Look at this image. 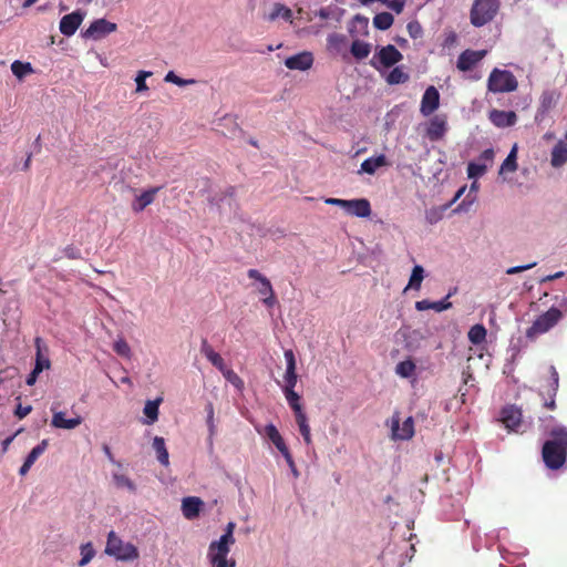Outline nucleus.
<instances>
[{"mask_svg":"<svg viewBox=\"0 0 567 567\" xmlns=\"http://www.w3.org/2000/svg\"><path fill=\"white\" fill-rule=\"evenodd\" d=\"M42 372V367H34L31 373L27 378V384L33 385L38 379V375Z\"/></svg>","mask_w":567,"mask_h":567,"instance_id":"obj_62","label":"nucleus"},{"mask_svg":"<svg viewBox=\"0 0 567 567\" xmlns=\"http://www.w3.org/2000/svg\"><path fill=\"white\" fill-rule=\"evenodd\" d=\"M117 31V25L106 19H96L81 35H106Z\"/></svg>","mask_w":567,"mask_h":567,"instance_id":"obj_17","label":"nucleus"},{"mask_svg":"<svg viewBox=\"0 0 567 567\" xmlns=\"http://www.w3.org/2000/svg\"><path fill=\"white\" fill-rule=\"evenodd\" d=\"M231 545L220 539L209 544L207 558L212 567H236V561L227 558Z\"/></svg>","mask_w":567,"mask_h":567,"instance_id":"obj_6","label":"nucleus"},{"mask_svg":"<svg viewBox=\"0 0 567 567\" xmlns=\"http://www.w3.org/2000/svg\"><path fill=\"white\" fill-rule=\"evenodd\" d=\"M265 434L272 442V444L278 449L279 452L282 450L286 451L287 445H286L281 434L279 433V431L277 430V427L274 424H268L265 426Z\"/></svg>","mask_w":567,"mask_h":567,"instance_id":"obj_34","label":"nucleus"},{"mask_svg":"<svg viewBox=\"0 0 567 567\" xmlns=\"http://www.w3.org/2000/svg\"><path fill=\"white\" fill-rule=\"evenodd\" d=\"M264 297L265 298L262 299V302L265 303L266 307L272 308L276 305L277 300H276L275 291L269 295H266Z\"/></svg>","mask_w":567,"mask_h":567,"instance_id":"obj_64","label":"nucleus"},{"mask_svg":"<svg viewBox=\"0 0 567 567\" xmlns=\"http://www.w3.org/2000/svg\"><path fill=\"white\" fill-rule=\"evenodd\" d=\"M346 212L351 216L365 218L371 215V205L365 198L350 199Z\"/></svg>","mask_w":567,"mask_h":567,"instance_id":"obj_21","label":"nucleus"},{"mask_svg":"<svg viewBox=\"0 0 567 567\" xmlns=\"http://www.w3.org/2000/svg\"><path fill=\"white\" fill-rule=\"evenodd\" d=\"M487 171V165L485 163H475L471 162L467 165V176L468 178H476L483 176Z\"/></svg>","mask_w":567,"mask_h":567,"instance_id":"obj_47","label":"nucleus"},{"mask_svg":"<svg viewBox=\"0 0 567 567\" xmlns=\"http://www.w3.org/2000/svg\"><path fill=\"white\" fill-rule=\"evenodd\" d=\"M501 422L509 431L518 432L522 424V411L515 405H507L501 411Z\"/></svg>","mask_w":567,"mask_h":567,"instance_id":"obj_13","label":"nucleus"},{"mask_svg":"<svg viewBox=\"0 0 567 567\" xmlns=\"http://www.w3.org/2000/svg\"><path fill=\"white\" fill-rule=\"evenodd\" d=\"M18 370L16 368H7L0 371V383L4 382L7 379H12L17 375Z\"/></svg>","mask_w":567,"mask_h":567,"instance_id":"obj_60","label":"nucleus"},{"mask_svg":"<svg viewBox=\"0 0 567 567\" xmlns=\"http://www.w3.org/2000/svg\"><path fill=\"white\" fill-rule=\"evenodd\" d=\"M64 255L69 259H79L81 257L80 249H78L76 247H74L72 245L64 248Z\"/></svg>","mask_w":567,"mask_h":567,"instance_id":"obj_59","label":"nucleus"},{"mask_svg":"<svg viewBox=\"0 0 567 567\" xmlns=\"http://www.w3.org/2000/svg\"><path fill=\"white\" fill-rule=\"evenodd\" d=\"M293 414H295V419H296V423H297L298 427L300 425L308 423V417L306 415V412L303 411V408L297 409L296 411H293Z\"/></svg>","mask_w":567,"mask_h":567,"instance_id":"obj_57","label":"nucleus"},{"mask_svg":"<svg viewBox=\"0 0 567 567\" xmlns=\"http://www.w3.org/2000/svg\"><path fill=\"white\" fill-rule=\"evenodd\" d=\"M415 369H416L415 363L411 359H408V360L401 361L396 364L395 373L398 375H400L401 378L408 379V378H411L415 373Z\"/></svg>","mask_w":567,"mask_h":567,"instance_id":"obj_39","label":"nucleus"},{"mask_svg":"<svg viewBox=\"0 0 567 567\" xmlns=\"http://www.w3.org/2000/svg\"><path fill=\"white\" fill-rule=\"evenodd\" d=\"M326 204L332 205V206H338V207H341V208H343L346 210L347 206L349 205V200L348 199L330 197V198L326 199Z\"/></svg>","mask_w":567,"mask_h":567,"instance_id":"obj_61","label":"nucleus"},{"mask_svg":"<svg viewBox=\"0 0 567 567\" xmlns=\"http://www.w3.org/2000/svg\"><path fill=\"white\" fill-rule=\"evenodd\" d=\"M442 215L437 209H431L426 212V220L430 224H435L441 219Z\"/></svg>","mask_w":567,"mask_h":567,"instance_id":"obj_63","label":"nucleus"},{"mask_svg":"<svg viewBox=\"0 0 567 567\" xmlns=\"http://www.w3.org/2000/svg\"><path fill=\"white\" fill-rule=\"evenodd\" d=\"M394 18L390 12L377 13L373 18V25L380 30L385 31L393 24Z\"/></svg>","mask_w":567,"mask_h":567,"instance_id":"obj_36","label":"nucleus"},{"mask_svg":"<svg viewBox=\"0 0 567 567\" xmlns=\"http://www.w3.org/2000/svg\"><path fill=\"white\" fill-rule=\"evenodd\" d=\"M152 75V72L150 71H140L136 75L135 82H136V92H143L147 91L148 87L145 83L146 78H150Z\"/></svg>","mask_w":567,"mask_h":567,"instance_id":"obj_51","label":"nucleus"},{"mask_svg":"<svg viewBox=\"0 0 567 567\" xmlns=\"http://www.w3.org/2000/svg\"><path fill=\"white\" fill-rule=\"evenodd\" d=\"M445 131V122L435 117L430 122V125L427 127V136L431 141H437L443 137Z\"/></svg>","mask_w":567,"mask_h":567,"instance_id":"obj_33","label":"nucleus"},{"mask_svg":"<svg viewBox=\"0 0 567 567\" xmlns=\"http://www.w3.org/2000/svg\"><path fill=\"white\" fill-rule=\"evenodd\" d=\"M114 482H115L117 487H125V488H127L131 492H135L136 491L135 484L126 475L115 474L114 475Z\"/></svg>","mask_w":567,"mask_h":567,"instance_id":"obj_48","label":"nucleus"},{"mask_svg":"<svg viewBox=\"0 0 567 567\" xmlns=\"http://www.w3.org/2000/svg\"><path fill=\"white\" fill-rule=\"evenodd\" d=\"M488 118L496 127L501 128L513 126L517 122V115L514 111L492 110Z\"/></svg>","mask_w":567,"mask_h":567,"instance_id":"obj_16","label":"nucleus"},{"mask_svg":"<svg viewBox=\"0 0 567 567\" xmlns=\"http://www.w3.org/2000/svg\"><path fill=\"white\" fill-rule=\"evenodd\" d=\"M549 378L542 385L539 394L544 399V408L547 410L556 409V394L559 388V374L554 365L548 368Z\"/></svg>","mask_w":567,"mask_h":567,"instance_id":"obj_8","label":"nucleus"},{"mask_svg":"<svg viewBox=\"0 0 567 567\" xmlns=\"http://www.w3.org/2000/svg\"><path fill=\"white\" fill-rule=\"evenodd\" d=\"M166 82L174 83L178 86H185L187 84H193L194 80H184L179 76H177L173 71H169L164 79Z\"/></svg>","mask_w":567,"mask_h":567,"instance_id":"obj_52","label":"nucleus"},{"mask_svg":"<svg viewBox=\"0 0 567 567\" xmlns=\"http://www.w3.org/2000/svg\"><path fill=\"white\" fill-rule=\"evenodd\" d=\"M31 411H32V406L31 405L23 406L21 404H18L17 408H16V411H14V415L19 420H21V419L25 417Z\"/></svg>","mask_w":567,"mask_h":567,"instance_id":"obj_58","label":"nucleus"},{"mask_svg":"<svg viewBox=\"0 0 567 567\" xmlns=\"http://www.w3.org/2000/svg\"><path fill=\"white\" fill-rule=\"evenodd\" d=\"M423 279H424V269H423V267L420 266V265L414 266V268L412 270V274H411V277H410L409 285L405 288V290L409 289V288L414 289V290H419L421 288V284H422Z\"/></svg>","mask_w":567,"mask_h":567,"instance_id":"obj_43","label":"nucleus"},{"mask_svg":"<svg viewBox=\"0 0 567 567\" xmlns=\"http://www.w3.org/2000/svg\"><path fill=\"white\" fill-rule=\"evenodd\" d=\"M285 398L292 411L297 409H302V404L300 402V395L295 391V389H282Z\"/></svg>","mask_w":567,"mask_h":567,"instance_id":"obj_45","label":"nucleus"},{"mask_svg":"<svg viewBox=\"0 0 567 567\" xmlns=\"http://www.w3.org/2000/svg\"><path fill=\"white\" fill-rule=\"evenodd\" d=\"M371 49L372 45L370 43L355 39L350 47V52L355 60L361 61L369 56Z\"/></svg>","mask_w":567,"mask_h":567,"instance_id":"obj_30","label":"nucleus"},{"mask_svg":"<svg viewBox=\"0 0 567 567\" xmlns=\"http://www.w3.org/2000/svg\"><path fill=\"white\" fill-rule=\"evenodd\" d=\"M403 59L401 52L392 44L383 47L377 52L370 61L371 66L377 70L380 68H391Z\"/></svg>","mask_w":567,"mask_h":567,"instance_id":"obj_10","label":"nucleus"},{"mask_svg":"<svg viewBox=\"0 0 567 567\" xmlns=\"http://www.w3.org/2000/svg\"><path fill=\"white\" fill-rule=\"evenodd\" d=\"M248 277L250 279L257 280L260 284V287L258 288V292L261 296L269 295L274 292L271 282L268 278H266L262 274H260L257 269H249L247 272Z\"/></svg>","mask_w":567,"mask_h":567,"instance_id":"obj_31","label":"nucleus"},{"mask_svg":"<svg viewBox=\"0 0 567 567\" xmlns=\"http://www.w3.org/2000/svg\"><path fill=\"white\" fill-rule=\"evenodd\" d=\"M559 94L555 91H544L539 99V106L537 111V115L544 116L547 114L557 103Z\"/></svg>","mask_w":567,"mask_h":567,"instance_id":"obj_25","label":"nucleus"},{"mask_svg":"<svg viewBox=\"0 0 567 567\" xmlns=\"http://www.w3.org/2000/svg\"><path fill=\"white\" fill-rule=\"evenodd\" d=\"M451 297V293H449L443 300L440 301H430L427 299H423L415 302V308L419 311L424 310H435L436 312H441L444 310H447L452 307V302L449 301V298Z\"/></svg>","mask_w":567,"mask_h":567,"instance_id":"obj_23","label":"nucleus"},{"mask_svg":"<svg viewBox=\"0 0 567 567\" xmlns=\"http://www.w3.org/2000/svg\"><path fill=\"white\" fill-rule=\"evenodd\" d=\"M161 402H162L161 398H158V399H156L154 401H147L146 402L143 412L148 417V421H147L148 424H152L155 421H157V419H158V406H159Z\"/></svg>","mask_w":567,"mask_h":567,"instance_id":"obj_42","label":"nucleus"},{"mask_svg":"<svg viewBox=\"0 0 567 567\" xmlns=\"http://www.w3.org/2000/svg\"><path fill=\"white\" fill-rule=\"evenodd\" d=\"M561 318L563 312L558 308H549L546 312L538 316L536 320L533 322V324L526 330V337L529 339H534L539 334L549 331L559 322Z\"/></svg>","mask_w":567,"mask_h":567,"instance_id":"obj_4","label":"nucleus"},{"mask_svg":"<svg viewBox=\"0 0 567 567\" xmlns=\"http://www.w3.org/2000/svg\"><path fill=\"white\" fill-rule=\"evenodd\" d=\"M285 359L287 363L286 373H285V385L282 389H295L298 375L296 373V358L292 350L285 351Z\"/></svg>","mask_w":567,"mask_h":567,"instance_id":"obj_18","label":"nucleus"},{"mask_svg":"<svg viewBox=\"0 0 567 567\" xmlns=\"http://www.w3.org/2000/svg\"><path fill=\"white\" fill-rule=\"evenodd\" d=\"M303 10L300 8L297 11V17H295L292 10L288 8L286 4L280 2H275L270 6L268 11L264 13V19L269 22H275L277 20H282L290 24H295L296 21L303 20Z\"/></svg>","mask_w":567,"mask_h":567,"instance_id":"obj_7","label":"nucleus"},{"mask_svg":"<svg viewBox=\"0 0 567 567\" xmlns=\"http://www.w3.org/2000/svg\"><path fill=\"white\" fill-rule=\"evenodd\" d=\"M236 524L234 522H229L226 526L225 533L220 536V540H224L226 543L235 544V537H234V530H235Z\"/></svg>","mask_w":567,"mask_h":567,"instance_id":"obj_53","label":"nucleus"},{"mask_svg":"<svg viewBox=\"0 0 567 567\" xmlns=\"http://www.w3.org/2000/svg\"><path fill=\"white\" fill-rule=\"evenodd\" d=\"M80 550H81L82 558L79 561V566L83 567V566L87 565L92 560V558L95 556V550L93 548L92 543H86V544L81 545Z\"/></svg>","mask_w":567,"mask_h":567,"instance_id":"obj_46","label":"nucleus"},{"mask_svg":"<svg viewBox=\"0 0 567 567\" xmlns=\"http://www.w3.org/2000/svg\"><path fill=\"white\" fill-rule=\"evenodd\" d=\"M202 353L207 358V360L216 367L219 371L224 372L225 362L219 353H217L212 346L207 342L206 339L202 341L200 347Z\"/></svg>","mask_w":567,"mask_h":567,"instance_id":"obj_27","label":"nucleus"},{"mask_svg":"<svg viewBox=\"0 0 567 567\" xmlns=\"http://www.w3.org/2000/svg\"><path fill=\"white\" fill-rule=\"evenodd\" d=\"M518 82L515 75L507 70L495 68L488 76L487 87L494 93L513 92L517 89Z\"/></svg>","mask_w":567,"mask_h":567,"instance_id":"obj_5","label":"nucleus"},{"mask_svg":"<svg viewBox=\"0 0 567 567\" xmlns=\"http://www.w3.org/2000/svg\"><path fill=\"white\" fill-rule=\"evenodd\" d=\"M517 147L516 145L511 150L507 157L504 159V162L501 165L499 174L502 173H513L517 169Z\"/></svg>","mask_w":567,"mask_h":567,"instance_id":"obj_38","label":"nucleus"},{"mask_svg":"<svg viewBox=\"0 0 567 567\" xmlns=\"http://www.w3.org/2000/svg\"><path fill=\"white\" fill-rule=\"evenodd\" d=\"M223 374L235 386H237V388H241L243 386V384H244L243 380L233 370L224 369Z\"/></svg>","mask_w":567,"mask_h":567,"instance_id":"obj_54","label":"nucleus"},{"mask_svg":"<svg viewBox=\"0 0 567 567\" xmlns=\"http://www.w3.org/2000/svg\"><path fill=\"white\" fill-rule=\"evenodd\" d=\"M440 105V93L434 86H429L421 101L420 111L424 116L431 115Z\"/></svg>","mask_w":567,"mask_h":567,"instance_id":"obj_15","label":"nucleus"},{"mask_svg":"<svg viewBox=\"0 0 567 567\" xmlns=\"http://www.w3.org/2000/svg\"><path fill=\"white\" fill-rule=\"evenodd\" d=\"M542 457L547 468L556 471L564 466L567 460V427L556 425L548 432V439L543 444Z\"/></svg>","mask_w":567,"mask_h":567,"instance_id":"obj_1","label":"nucleus"},{"mask_svg":"<svg viewBox=\"0 0 567 567\" xmlns=\"http://www.w3.org/2000/svg\"><path fill=\"white\" fill-rule=\"evenodd\" d=\"M392 432L396 439L410 440L414 434L413 419L409 416L406 420H404L401 426L399 425V421H394Z\"/></svg>","mask_w":567,"mask_h":567,"instance_id":"obj_24","label":"nucleus"},{"mask_svg":"<svg viewBox=\"0 0 567 567\" xmlns=\"http://www.w3.org/2000/svg\"><path fill=\"white\" fill-rule=\"evenodd\" d=\"M341 14V9H339L336 6H328L319 10L307 12L306 17H303V20L311 22L315 21L316 19H319L320 25L334 28L339 23Z\"/></svg>","mask_w":567,"mask_h":567,"instance_id":"obj_9","label":"nucleus"},{"mask_svg":"<svg viewBox=\"0 0 567 567\" xmlns=\"http://www.w3.org/2000/svg\"><path fill=\"white\" fill-rule=\"evenodd\" d=\"M409 78H410L409 74L405 73L402 70V68L395 66L394 69H392V71H390V73L388 74L385 80H386L388 84L395 85V84L405 83L409 80Z\"/></svg>","mask_w":567,"mask_h":567,"instance_id":"obj_41","label":"nucleus"},{"mask_svg":"<svg viewBox=\"0 0 567 567\" xmlns=\"http://www.w3.org/2000/svg\"><path fill=\"white\" fill-rule=\"evenodd\" d=\"M153 447L154 450L156 451L157 453V460L161 464L163 465H168L169 461H168V452H167V449L165 446V441L163 437H159V436H155L154 437V441H153Z\"/></svg>","mask_w":567,"mask_h":567,"instance_id":"obj_37","label":"nucleus"},{"mask_svg":"<svg viewBox=\"0 0 567 567\" xmlns=\"http://www.w3.org/2000/svg\"><path fill=\"white\" fill-rule=\"evenodd\" d=\"M362 6H370L374 2L384 4L388 9L400 14L403 12L406 1L405 0H358Z\"/></svg>","mask_w":567,"mask_h":567,"instance_id":"obj_32","label":"nucleus"},{"mask_svg":"<svg viewBox=\"0 0 567 567\" xmlns=\"http://www.w3.org/2000/svg\"><path fill=\"white\" fill-rule=\"evenodd\" d=\"M82 423V417L76 416L73 419H65V414L63 412L53 413L51 424L56 429H66L72 430L79 426Z\"/></svg>","mask_w":567,"mask_h":567,"instance_id":"obj_26","label":"nucleus"},{"mask_svg":"<svg viewBox=\"0 0 567 567\" xmlns=\"http://www.w3.org/2000/svg\"><path fill=\"white\" fill-rule=\"evenodd\" d=\"M48 447V440H43L40 444L31 450V452L27 455L24 462L29 465H33L35 461L45 452Z\"/></svg>","mask_w":567,"mask_h":567,"instance_id":"obj_44","label":"nucleus"},{"mask_svg":"<svg viewBox=\"0 0 567 567\" xmlns=\"http://www.w3.org/2000/svg\"><path fill=\"white\" fill-rule=\"evenodd\" d=\"M299 432L302 435V439H303L305 443L307 445H311L312 444V437H311V432H310L309 423L300 425L299 426Z\"/></svg>","mask_w":567,"mask_h":567,"instance_id":"obj_56","label":"nucleus"},{"mask_svg":"<svg viewBox=\"0 0 567 567\" xmlns=\"http://www.w3.org/2000/svg\"><path fill=\"white\" fill-rule=\"evenodd\" d=\"M537 265L536 261L534 262H530V264H527V265H523V266H514V267H509L506 269V274L507 275H516V274H519L522 271H525V270H528V269H532L534 268L535 266Z\"/></svg>","mask_w":567,"mask_h":567,"instance_id":"obj_55","label":"nucleus"},{"mask_svg":"<svg viewBox=\"0 0 567 567\" xmlns=\"http://www.w3.org/2000/svg\"><path fill=\"white\" fill-rule=\"evenodd\" d=\"M313 64V55L311 52L303 51L285 60V65L289 70L307 71Z\"/></svg>","mask_w":567,"mask_h":567,"instance_id":"obj_14","label":"nucleus"},{"mask_svg":"<svg viewBox=\"0 0 567 567\" xmlns=\"http://www.w3.org/2000/svg\"><path fill=\"white\" fill-rule=\"evenodd\" d=\"M467 337L473 344H481L486 339V329L483 324H474L470 329Z\"/></svg>","mask_w":567,"mask_h":567,"instance_id":"obj_40","label":"nucleus"},{"mask_svg":"<svg viewBox=\"0 0 567 567\" xmlns=\"http://www.w3.org/2000/svg\"><path fill=\"white\" fill-rule=\"evenodd\" d=\"M204 502L196 496H188L182 501V512L185 518L194 519L198 517L203 509Z\"/></svg>","mask_w":567,"mask_h":567,"instance_id":"obj_20","label":"nucleus"},{"mask_svg":"<svg viewBox=\"0 0 567 567\" xmlns=\"http://www.w3.org/2000/svg\"><path fill=\"white\" fill-rule=\"evenodd\" d=\"M105 554L122 561H132L137 559L140 556L135 545L124 543L113 530L107 535Z\"/></svg>","mask_w":567,"mask_h":567,"instance_id":"obj_2","label":"nucleus"},{"mask_svg":"<svg viewBox=\"0 0 567 567\" xmlns=\"http://www.w3.org/2000/svg\"><path fill=\"white\" fill-rule=\"evenodd\" d=\"M113 350L121 357H124V358L131 357V348H130L128 343L122 338L114 342Z\"/></svg>","mask_w":567,"mask_h":567,"instance_id":"obj_49","label":"nucleus"},{"mask_svg":"<svg viewBox=\"0 0 567 567\" xmlns=\"http://www.w3.org/2000/svg\"><path fill=\"white\" fill-rule=\"evenodd\" d=\"M567 163V143L559 141L551 150L550 164L553 167H561Z\"/></svg>","mask_w":567,"mask_h":567,"instance_id":"obj_29","label":"nucleus"},{"mask_svg":"<svg viewBox=\"0 0 567 567\" xmlns=\"http://www.w3.org/2000/svg\"><path fill=\"white\" fill-rule=\"evenodd\" d=\"M161 189V186L152 187L144 190L141 195L136 196L131 205L132 210L134 213L143 212L147 206H150L155 200V197Z\"/></svg>","mask_w":567,"mask_h":567,"instance_id":"obj_19","label":"nucleus"},{"mask_svg":"<svg viewBox=\"0 0 567 567\" xmlns=\"http://www.w3.org/2000/svg\"><path fill=\"white\" fill-rule=\"evenodd\" d=\"M34 343H35V347H37V362H35L34 367H42V370L43 369H49L50 368V360L49 359H44L42 357V353H41L42 339L40 337L35 338Z\"/></svg>","mask_w":567,"mask_h":567,"instance_id":"obj_50","label":"nucleus"},{"mask_svg":"<svg viewBox=\"0 0 567 567\" xmlns=\"http://www.w3.org/2000/svg\"><path fill=\"white\" fill-rule=\"evenodd\" d=\"M499 10V0H475L471 9V22L482 27L491 22Z\"/></svg>","mask_w":567,"mask_h":567,"instance_id":"obj_3","label":"nucleus"},{"mask_svg":"<svg viewBox=\"0 0 567 567\" xmlns=\"http://www.w3.org/2000/svg\"><path fill=\"white\" fill-rule=\"evenodd\" d=\"M11 71L18 80H23L27 75L34 73V70L30 62H22L16 60L11 64Z\"/></svg>","mask_w":567,"mask_h":567,"instance_id":"obj_35","label":"nucleus"},{"mask_svg":"<svg viewBox=\"0 0 567 567\" xmlns=\"http://www.w3.org/2000/svg\"><path fill=\"white\" fill-rule=\"evenodd\" d=\"M349 35H368L369 33V18L357 14L348 24Z\"/></svg>","mask_w":567,"mask_h":567,"instance_id":"obj_22","label":"nucleus"},{"mask_svg":"<svg viewBox=\"0 0 567 567\" xmlns=\"http://www.w3.org/2000/svg\"><path fill=\"white\" fill-rule=\"evenodd\" d=\"M84 17L85 13L81 10H76L69 14L63 16L60 20V32L63 35H73L83 22Z\"/></svg>","mask_w":567,"mask_h":567,"instance_id":"obj_12","label":"nucleus"},{"mask_svg":"<svg viewBox=\"0 0 567 567\" xmlns=\"http://www.w3.org/2000/svg\"><path fill=\"white\" fill-rule=\"evenodd\" d=\"M487 54V50H465L463 51L456 63V68L462 72L471 71Z\"/></svg>","mask_w":567,"mask_h":567,"instance_id":"obj_11","label":"nucleus"},{"mask_svg":"<svg viewBox=\"0 0 567 567\" xmlns=\"http://www.w3.org/2000/svg\"><path fill=\"white\" fill-rule=\"evenodd\" d=\"M388 159L385 155L381 154L377 157H369L364 159L361 164L359 173H367L373 175L378 168L388 166Z\"/></svg>","mask_w":567,"mask_h":567,"instance_id":"obj_28","label":"nucleus"}]
</instances>
